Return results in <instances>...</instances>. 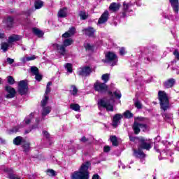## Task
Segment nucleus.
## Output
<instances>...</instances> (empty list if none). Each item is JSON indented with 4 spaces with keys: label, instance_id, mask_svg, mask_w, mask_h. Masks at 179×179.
Returning a JSON list of instances; mask_svg holds the SVG:
<instances>
[{
    "label": "nucleus",
    "instance_id": "8",
    "mask_svg": "<svg viewBox=\"0 0 179 179\" xmlns=\"http://www.w3.org/2000/svg\"><path fill=\"white\" fill-rule=\"evenodd\" d=\"M94 87L96 92H99L100 93H104L105 92H107V90L108 89V87L106 83L96 82L94 85Z\"/></svg>",
    "mask_w": 179,
    "mask_h": 179
},
{
    "label": "nucleus",
    "instance_id": "7",
    "mask_svg": "<svg viewBox=\"0 0 179 179\" xmlns=\"http://www.w3.org/2000/svg\"><path fill=\"white\" fill-rule=\"evenodd\" d=\"M138 148L140 149H145V150H150L152 149V145L143 137H140L138 138Z\"/></svg>",
    "mask_w": 179,
    "mask_h": 179
},
{
    "label": "nucleus",
    "instance_id": "33",
    "mask_svg": "<svg viewBox=\"0 0 179 179\" xmlns=\"http://www.w3.org/2000/svg\"><path fill=\"white\" fill-rule=\"evenodd\" d=\"M11 43H3L1 44V50L6 52V51H8V48H9V45H10Z\"/></svg>",
    "mask_w": 179,
    "mask_h": 179
},
{
    "label": "nucleus",
    "instance_id": "48",
    "mask_svg": "<svg viewBox=\"0 0 179 179\" xmlns=\"http://www.w3.org/2000/svg\"><path fill=\"white\" fill-rule=\"evenodd\" d=\"M35 79L40 82V80H41L42 79L41 75H39L38 73L37 74H35Z\"/></svg>",
    "mask_w": 179,
    "mask_h": 179
},
{
    "label": "nucleus",
    "instance_id": "58",
    "mask_svg": "<svg viewBox=\"0 0 179 179\" xmlns=\"http://www.w3.org/2000/svg\"><path fill=\"white\" fill-rule=\"evenodd\" d=\"M37 128V126H32L31 129L25 131V134H29L31 131V129H35Z\"/></svg>",
    "mask_w": 179,
    "mask_h": 179
},
{
    "label": "nucleus",
    "instance_id": "44",
    "mask_svg": "<svg viewBox=\"0 0 179 179\" xmlns=\"http://www.w3.org/2000/svg\"><path fill=\"white\" fill-rule=\"evenodd\" d=\"M48 176H55V171L49 169L47 171Z\"/></svg>",
    "mask_w": 179,
    "mask_h": 179
},
{
    "label": "nucleus",
    "instance_id": "49",
    "mask_svg": "<svg viewBox=\"0 0 179 179\" xmlns=\"http://www.w3.org/2000/svg\"><path fill=\"white\" fill-rule=\"evenodd\" d=\"M43 136L47 138V139H50V134L48 131H43Z\"/></svg>",
    "mask_w": 179,
    "mask_h": 179
},
{
    "label": "nucleus",
    "instance_id": "32",
    "mask_svg": "<svg viewBox=\"0 0 179 179\" xmlns=\"http://www.w3.org/2000/svg\"><path fill=\"white\" fill-rule=\"evenodd\" d=\"M110 141L113 146H118V141L117 140V137L115 136H110Z\"/></svg>",
    "mask_w": 179,
    "mask_h": 179
},
{
    "label": "nucleus",
    "instance_id": "10",
    "mask_svg": "<svg viewBox=\"0 0 179 179\" xmlns=\"http://www.w3.org/2000/svg\"><path fill=\"white\" fill-rule=\"evenodd\" d=\"M28 89H29V87L27 86V83H26V81L24 80L20 81V83H19L18 90H19V93L21 94L22 96L27 93Z\"/></svg>",
    "mask_w": 179,
    "mask_h": 179
},
{
    "label": "nucleus",
    "instance_id": "15",
    "mask_svg": "<svg viewBox=\"0 0 179 179\" xmlns=\"http://www.w3.org/2000/svg\"><path fill=\"white\" fill-rule=\"evenodd\" d=\"M6 92L8 93V94H7L6 96V99H13V97L15 96L16 94V90H15L13 87H11L10 86H6Z\"/></svg>",
    "mask_w": 179,
    "mask_h": 179
},
{
    "label": "nucleus",
    "instance_id": "62",
    "mask_svg": "<svg viewBox=\"0 0 179 179\" xmlns=\"http://www.w3.org/2000/svg\"><path fill=\"white\" fill-rule=\"evenodd\" d=\"M3 37H5V34H0V38H3Z\"/></svg>",
    "mask_w": 179,
    "mask_h": 179
},
{
    "label": "nucleus",
    "instance_id": "20",
    "mask_svg": "<svg viewBox=\"0 0 179 179\" xmlns=\"http://www.w3.org/2000/svg\"><path fill=\"white\" fill-rule=\"evenodd\" d=\"M120 8H121V5L119 3H112L109 6V10L112 12H117L120 10Z\"/></svg>",
    "mask_w": 179,
    "mask_h": 179
},
{
    "label": "nucleus",
    "instance_id": "59",
    "mask_svg": "<svg viewBox=\"0 0 179 179\" xmlns=\"http://www.w3.org/2000/svg\"><path fill=\"white\" fill-rule=\"evenodd\" d=\"M92 179H100V176L99 174H94L92 176Z\"/></svg>",
    "mask_w": 179,
    "mask_h": 179
},
{
    "label": "nucleus",
    "instance_id": "30",
    "mask_svg": "<svg viewBox=\"0 0 179 179\" xmlns=\"http://www.w3.org/2000/svg\"><path fill=\"white\" fill-rule=\"evenodd\" d=\"M70 93L72 96H76L78 94V88L75 85H71L70 88Z\"/></svg>",
    "mask_w": 179,
    "mask_h": 179
},
{
    "label": "nucleus",
    "instance_id": "27",
    "mask_svg": "<svg viewBox=\"0 0 179 179\" xmlns=\"http://www.w3.org/2000/svg\"><path fill=\"white\" fill-rule=\"evenodd\" d=\"M22 149L24 152H29L30 150V143L27 141H24L22 143Z\"/></svg>",
    "mask_w": 179,
    "mask_h": 179
},
{
    "label": "nucleus",
    "instance_id": "9",
    "mask_svg": "<svg viewBox=\"0 0 179 179\" xmlns=\"http://www.w3.org/2000/svg\"><path fill=\"white\" fill-rule=\"evenodd\" d=\"M77 73L80 76H83V78H86V76H89V75H90V66H86L79 68L78 69Z\"/></svg>",
    "mask_w": 179,
    "mask_h": 179
},
{
    "label": "nucleus",
    "instance_id": "55",
    "mask_svg": "<svg viewBox=\"0 0 179 179\" xmlns=\"http://www.w3.org/2000/svg\"><path fill=\"white\" fill-rule=\"evenodd\" d=\"M89 141V139L87 138L86 137L83 136L81 139H80V142H83L84 143H86V142Z\"/></svg>",
    "mask_w": 179,
    "mask_h": 179
},
{
    "label": "nucleus",
    "instance_id": "13",
    "mask_svg": "<svg viewBox=\"0 0 179 179\" xmlns=\"http://www.w3.org/2000/svg\"><path fill=\"white\" fill-rule=\"evenodd\" d=\"M141 148H139L138 150H134V156L135 157H137L138 159H141V162H143V159H145L146 157V155L143 153V151L141 150Z\"/></svg>",
    "mask_w": 179,
    "mask_h": 179
},
{
    "label": "nucleus",
    "instance_id": "45",
    "mask_svg": "<svg viewBox=\"0 0 179 179\" xmlns=\"http://www.w3.org/2000/svg\"><path fill=\"white\" fill-rule=\"evenodd\" d=\"M134 104L136 108H142V103L138 100L136 101Z\"/></svg>",
    "mask_w": 179,
    "mask_h": 179
},
{
    "label": "nucleus",
    "instance_id": "22",
    "mask_svg": "<svg viewBox=\"0 0 179 179\" xmlns=\"http://www.w3.org/2000/svg\"><path fill=\"white\" fill-rule=\"evenodd\" d=\"M174 83H176V80L174 78H170L164 83V85L166 89H170V87L174 86Z\"/></svg>",
    "mask_w": 179,
    "mask_h": 179
},
{
    "label": "nucleus",
    "instance_id": "2",
    "mask_svg": "<svg viewBox=\"0 0 179 179\" xmlns=\"http://www.w3.org/2000/svg\"><path fill=\"white\" fill-rule=\"evenodd\" d=\"M158 97L162 110L164 111L169 110L170 108V101L169 100L167 94L164 91H159Z\"/></svg>",
    "mask_w": 179,
    "mask_h": 179
},
{
    "label": "nucleus",
    "instance_id": "60",
    "mask_svg": "<svg viewBox=\"0 0 179 179\" xmlns=\"http://www.w3.org/2000/svg\"><path fill=\"white\" fill-rule=\"evenodd\" d=\"M28 59H27V57H22V59H21V61H22V62H23L24 64H25V62H27V60Z\"/></svg>",
    "mask_w": 179,
    "mask_h": 179
},
{
    "label": "nucleus",
    "instance_id": "31",
    "mask_svg": "<svg viewBox=\"0 0 179 179\" xmlns=\"http://www.w3.org/2000/svg\"><path fill=\"white\" fill-rule=\"evenodd\" d=\"M47 103H48V96L45 95L44 98L41 101V107H45V106H47Z\"/></svg>",
    "mask_w": 179,
    "mask_h": 179
},
{
    "label": "nucleus",
    "instance_id": "28",
    "mask_svg": "<svg viewBox=\"0 0 179 179\" xmlns=\"http://www.w3.org/2000/svg\"><path fill=\"white\" fill-rule=\"evenodd\" d=\"M44 3L41 0H36L34 3V6L36 9H41Z\"/></svg>",
    "mask_w": 179,
    "mask_h": 179
},
{
    "label": "nucleus",
    "instance_id": "47",
    "mask_svg": "<svg viewBox=\"0 0 179 179\" xmlns=\"http://www.w3.org/2000/svg\"><path fill=\"white\" fill-rule=\"evenodd\" d=\"M110 150H111V148L108 145H106L103 148V152H105L106 153H108V152H110Z\"/></svg>",
    "mask_w": 179,
    "mask_h": 179
},
{
    "label": "nucleus",
    "instance_id": "14",
    "mask_svg": "<svg viewBox=\"0 0 179 179\" xmlns=\"http://www.w3.org/2000/svg\"><path fill=\"white\" fill-rule=\"evenodd\" d=\"M172 9L176 15H178L179 1L178 0H169Z\"/></svg>",
    "mask_w": 179,
    "mask_h": 179
},
{
    "label": "nucleus",
    "instance_id": "5",
    "mask_svg": "<svg viewBox=\"0 0 179 179\" xmlns=\"http://www.w3.org/2000/svg\"><path fill=\"white\" fill-rule=\"evenodd\" d=\"M98 104L101 107H104L106 108L107 111H114V99H110V100H107L106 99H101Z\"/></svg>",
    "mask_w": 179,
    "mask_h": 179
},
{
    "label": "nucleus",
    "instance_id": "46",
    "mask_svg": "<svg viewBox=\"0 0 179 179\" xmlns=\"http://www.w3.org/2000/svg\"><path fill=\"white\" fill-rule=\"evenodd\" d=\"M83 31L84 34L90 37V28L85 29Z\"/></svg>",
    "mask_w": 179,
    "mask_h": 179
},
{
    "label": "nucleus",
    "instance_id": "24",
    "mask_svg": "<svg viewBox=\"0 0 179 179\" xmlns=\"http://www.w3.org/2000/svg\"><path fill=\"white\" fill-rule=\"evenodd\" d=\"M162 117L166 122H171V120H173V115L171 113H164Z\"/></svg>",
    "mask_w": 179,
    "mask_h": 179
},
{
    "label": "nucleus",
    "instance_id": "43",
    "mask_svg": "<svg viewBox=\"0 0 179 179\" xmlns=\"http://www.w3.org/2000/svg\"><path fill=\"white\" fill-rule=\"evenodd\" d=\"M8 82L9 85H13L15 83V79H13V77H12V76H8Z\"/></svg>",
    "mask_w": 179,
    "mask_h": 179
},
{
    "label": "nucleus",
    "instance_id": "40",
    "mask_svg": "<svg viewBox=\"0 0 179 179\" xmlns=\"http://www.w3.org/2000/svg\"><path fill=\"white\" fill-rule=\"evenodd\" d=\"M124 116L125 118H132L134 117V115L129 112V110H127L124 113Z\"/></svg>",
    "mask_w": 179,
    "mask_h": 179
},
{
    "label": "nucleus",
    "instance_id": "19",
    "mask_svg": "<svg viewBox=\"0 0 179 179\" xmlns=\"http://www.w3.org/2000/svg\"><path fill=\"white\" fill-rule=\"evenodd\" d=\"M68 15V8H61L57 13V16L58 17H66V16Z\"/></svg>",
    "mask_w": 179,
    "mask_h": 179
},
{
    "label": "nucleus",
    "instance_id": "37",
    "mask_svg": "<svg viewBox=\"0 0 179 179\" xmlns=\"http://www.w3.org/2000/svg\"><path fill=\"white\" fill-rule=\"evenodd\" d=\"M67 72L72 73V64L71 63H67L64 65Z\"/></svg>",
    "mask_w": 179,
    "mask_h": 179
},
{
    "label": "nucleus",
    "instance_id": "4",
    "mask_svg": "<svg viewBox=\"0 0 179 179\" xmlns=\"http://www.w3.org/2000/svg\"><path fill=\"white\" fill-rule=\"evenodd\" d=\"M143 117H137L135 119V122L133 125V129L136 135H138V134L141 132V129H142L143 131H146V124L141 123L142 121H143Z\"/></svg>",
    "mask_w": 179,
    "mask_h": 179
},
{
    "label": "nucleus",
    "instance_id": "42",
    "mask_svg": "<svg viewBox=\"0 0 179 179\" xmlns=\"http://www.w3.org/2000/svg\"><path fill=\"white\" fill-rule=\"evenodd\" d=\"M114 95L116 99H121V92H120V90H116L114 92Z\"/></svg>",
    "mask_w": 179,
    "mask_h": 179
},
{
    "label": "nucleus",
    "instance_id": "52",
    "mask_svg": "<svg viewBox=\"0 0 179 179\" xmlns=\"http://www.w3.org/2000/svg\"><path fill=\"white\" fill-rule=\"evenodd\" d=\"M85 48L86 51H90V43H85Z\"/></svg>",
    "mask_w": 179,
    "mask_h": 179
},
{
    "label": "nucleus",
    "instance_id": "57",
    "mask_svg": "<svg viewBox=\"0 0 179 179\" xmlns=\"http://www.w3.org/2000/svg\"><path fill=\"white\" fill-rule=\"evenodd\" d=\"M34 59H36V56H34V55L31 56V57H27L28 61H34Z\"/></svg>",
    "mask_w": 179,
    "mask_h": 179
},
{
    "label": "nucleus",
    "instance_id": "1",
    "mask_svg": "<svg viewBox=\"0 0 179 179\" xmlns=\"http://www.w3.org/2000/svg\"><path fill=\"white\" fill-rule=\"evenodd\" d=\"M89 167H90V162L83 164L78 171L71 174V179H89Z\"/></svg>",
    "mask_w": 179,
    "mask_h": 179
},
{
    "label": "nucleus",
    "instance_id": "6",
    "mask_svg": "<svg viewBox=\"0 0 179 179\" xmlns=\"http://www.w3.org/2000/svg\"><path fill=\"white\" fill-rule=\"evenodd\" d=\"M104 62H108V64H110L112 66H114L117 65V62H118V57H117V55L113 52H108L106 55V59L104 60Z\"/></svg>",
    "mask_w": 179,
    "mask_h": 179
},
{
    "label": "nucleus",
    "instance_id": "12",
    "mask_svg": "<svg viewBox=\"0 0 179 179\" xmlns=\"http://www.w3.org/2000/svg\"><path fill=\"white\" fill-rule=\"evenodd\" d=\"M122 118V115L120 113H117L113 116L112 120V125L114 128H117L118 125H120V121Z\"/></svg>",
    "mask_w": 179,
    "mask_h": 179
},
{
    "label": "nucleus",
    "instance_id": "35",
    "mask_svg": "<svg viewBox=\"0 0 179 179\" xmlns=\"http://www.w3.org/2000/svg\"><path fill=\"white\" fill-rule=\"evenodd\" d=\"M6 24L8 27H11L13 24V18L12 17H8L6 20Z\"/></svg>",
    "mask_w": 179,
    "mask_h": 179
},
{
    "label": "nucleus",
    "instance_id": "53",
    "mask_svg": "<svg viewBox=\"0 0 179 179\" xmlns=\"http://www.w3.org/2000/svg\"><path fill=\"white\" fill-rule=\"evenodd\" d=\"M120 55H125V48H121L120 50Z\"/></svg>",
    "mask_w": 179,
    "mask_h": 179
},
{
    "label": "nucleus",
    "instance_id": "56",
    "mask_svg": "<svg viewBox=\"0 0 179 179\" xmlns=\"http://www.w3.org/2000/svg\"><path fill=\"white\" fill-rule=\"evenodd\" d=\"M173 55H175L176 58H177L178 59H179V52L178 50H175L173 52Z\"/></svg>",
    "mask_w": 179,
    "mask_h": 179
},
{
    "label": "nucleus",
    "instance_id": "17",
    "mask_svg": "<svg viewBox=\"0 0 179 179\" xmlns=\"http://www.w3.org/2000/svg\"><path fill=\"white\" fill-rule=\"evenodd\" d=\"M22 40V36L19 35H12L8 37V43L12 44L13 43H16V41H19Z\"/></svg>",
    "mask_w": 179,
    "mask_h": 179
},
{
    "label": "nucleus",
    "instance_id": "3",
    "mask_svg": "<svg viewBox=\"0 0 179 179\" xmlns=\"http://www.w3.org/2000/svg\"><path fill=\"white\" fill-rule=\"evenodd\" d=\"M72 43H73V40H72V38H66L64 40L63 45L54 43L52 44V47L55 50H57L59 54L61 55H65V52H66L65 47H69V45H71Z\"/></svg>",
    "mask_w": 179,
    "mask_h": 179
},
{
    "label": "nucleus",
    "instance_id": "51",
    "mask_svg": "<svg viewBox=\"0 0 179 179\" xmlns=\"http://www.w3.org/2000/svg\"><path fill=\"white\" fill-rule=\"evenodd\" d=\"M7 62L10 65V64H13V62H15V60L13 59L8 57Z\"/></svg>",
    "mask_w": 179,
    "mask_h": 179
},
{
    "label": "nucleus",
    "instance_id": "29",
    "mask_svg": "<svg viewBox=\"0 0 179 179\" xmlns=\"http://www.w3.org/2000/svg\"><path fill=\"white\" fill-rule=\"evenodd\" d=\"M71 110H73V111H80V106L78 103H71L70 104Z\"/></svg>",
    "mask_w": 179,
    "mask_h": 179
},
{
    "label": "nucleus",
    "instance_id": "38",
    "mask_svg": "<svg viewBox=\"0 0 179 179\" xmlns=\"http://www.w3.org/2000/svg\"><path fill=\"white\" fill-rule=\"evenodd\" d=\"M51 85H52V83H51V82L48 83L45 95L47 96V94H48V93H50V92H51V87H50Z\"/></svg>",
    "mask_w": 179,
    "mask_h": 179
},
{
    "label": "nucleus",
    "instance_id": "11",
    "mask_svg": "<svg viewBox=\"0 0 179 179\" xmlns=\"http://www.w3.org/2000/svg\"><path fill=\"white\" fill-rule=\"evenodd\" d=\"M133 3L129 2V3H127L126 1H124L123 3V12L122 13V17H125V16H127V12H131V7L133 6Z\"/></svg>",
    "mask_w": 179,
    "mask_h": 179
},
{
    "label": "nucleus",
    "instance_id": "39",
    "mask_svg": "<svg viewBox=\"0 0 179 179\" xmlns=\"http://www.w3.org/2000/svg\"><path fill=\"white\" fill-rule=\"evenodd\" d=\"M19 131V127H15L14 128L10 129L8 131V134H16Z\"/></svg>",
    "mask_w": 179,
    "mask_h": 179
},
{
    "label": "nucleus",
    "instance_id": "54",
    "mask_svg": "<svg viewBox=\"0 0 179 179\" xmlns=\"http://www.w3.org/2000/svg\"><path fill=\"white\" fill-rule=\"evenodd\" d=\"M136 139H138V141H139V138H138L136 137H134V136H129V140L131 142H135V141H136Z\"/></svg>",
    "mask_w": 179,
    "mask_h": 179
},
{
    "label": "nucleus",
    "instance_id": "63",
    "mask_svg": "<svg viewBox=\"0 0 179 179\" xmlns=\"http://www.w3.org/2000/svg\"><path fill=\"white\" fill-rule=\"evenodd\" d=\"M154 148L155 149V150H157V152H160V151L159 150V149H157V148L156 146H155Z\"/></svg>",
    "mask_w": 179,
    "mask_h": 179
},
{
    "label": "nucleus",
    "instance_id": "41",
    "mask_svg": "<svg viewBox=\"0 0 179 179\" xmlns=\"http://www.w3.org/2000/svg\"><path fill=\"white\" fill-rule=\"evenodd\" d=\"M31 72L34 75H37L38 73V69L36 66H31Z\"/></svg>",
    "mask_w": 179,
    "mask_h": 179
},
{
    "label": "nucleus",
    "instance_id": "36",
    "mask_svg": "<svg viewBox=\"0 0 179 179\" xmlns=\"http://www.w3.org/2000/svg\"><path fill=\"white\" fill-rule=\"evenodd\" d=\"M79 16L81 20H86V19H87V14H86V12L85 11L80 12Z\"/></svg>",
    "mask_w": 179,
    "mask_h": 179
},
{
    "label": "nucleus",
    "instance_id": "64",
    "mask_svg": "<svg viewBox=\"0 0 179 179\" xmlns=\"http://www.w3.org/2000/svg\"><path fill=\"white\" fill-rule=\"evenodd\" d=\"M22 50H23V51H26V48L22 47Z\"/></svg>",
    "mask_w": 179,
    "mask_h": 179
},
{
    "label": "nucleus",
    "instance_id": "26",
    "mask_svg": "<svg viewBox=\"0 0 179 179\" xmlns=\"http://www.w3.org/2000/svg\"><path fill=\"white\" fill-rule=\"evenodd\" d=\"M33 117H34V113H31L29 116L25 117L24 122L26 125H29L30 122H31V120H33Z\"/></svg>",
    "mask_w": 179,
    "mask_h": 179
},
{
    "label": "nucleus",
    "instance_id": "16",
    "mask_svg": "<svg viewBox=\"0 0 179 179\" xmlns=\"http://www.w3.org/2000/svg\"><path fill=\"white\" fill-rule=\"evenodd\" d=\"M108 15H109V13L108 10H106L100 17V18L99 19L98 21V24H103L104 23H106V22H107V20H108Z\"/></svg>",
    "mask_w": 179,
    "mask_h": 179
},
{
    "label": "nucleus",
    "instance_id": "21",
    "mask_svg": "<svg viewBox=\"0 0 179 179\" xmlns=\"http://www.w3.org/2000/svg\"><path fill=\"white\" fill-rule=\"evenodd\" d=\"M74 34H75V28L71 27L67 32L64 33L62 35V37H64V38H68L69 37H72V36H73Z\"/></svg>",
    "mask_w": 179,
    "mask_h": 179
},
{
    "label": "nucleus",
    "instance_id": "23",
    "mask_svg": "<svg viewBox=\"0 0 179 179\" xmlns=\"http://www.w3.org/2000/svg\"><path fill=\"white\" fill-rule=\"evenodd\" d=\"M24 142V140H23V137L22 136H17L13 139V143L17 146L22 145V143H23Z\"/></svg>",
    "mask_w": 179,
    "mask_h": 179
},
{
    "label": "nucleus",
    "instance_id": "50",
    "mask_svg": "<svg viewBox=\"0 0 179 179\" xmlns=\"http://www.w3.org/2000/svg\"><path fill=\"white\" fill-rule=\"evenodd\" d=\"M94 29H93L92 27L90 28V37H96V36L94 35Z\"/></svg>",
    "mask_w": 179,
    "mask_h": 179
},
{
    "label": "nucleus",
    "instance_id": "61",
    "mask_svg": "<svg viewBox=\"0 0 179 179\" xmlns=\"http://www.w3.org/2000/svg\"><path fill=\"white\" fill-rule=\"evenodd\" d=\"M90 51H91V52H94V51H96V47L91 46L90 47Z\"/></svg>",
    "mask_w": 179,
    "mask_h": 179
},
{
    "label": "nucleus",
    "instance_id": "34",
    "mask_svg": "<svg viewBox=\"0 0 179 179\" xmlns=\"http://www.w3.org/2000/svg\"><path fill=\"white\" fill-rule=\"evenodd\" d=\"M102 80H103L104 83H107L108 80H110V74L106 73L102 75L101 76Z\"/></svg>",
    "mask_w": 179,
    "mask_h": 179
},
{
    "label": "nucleus",
    "instance_id": "18",
    "mask_svg": "<svg viewBox=\"0 0 179 179\" xmlns=\"http://www.w3.org/2000/svg\"><path fill=\"white\" fill-rule=\"evenodd\" d=\"M51 113V107L50 106H42L41 115L43 120H44V117L48 115V114Z\"/></svg>",
    "mask_w": 179,
    "mask_h": 179
},
{
    "label": "nucleus",
    "instance_id": "25",
    "mask_svg": "<svg viewBox=\"0 0 179 179\" xmlns=\"http://www.w3.org/2000/svg\"><path fill=\"white\" fill-rule=\"evenodd\" d=\"M32 31L38 37H43V36H44V32H43V31H41L37 28H33Z\"/></svg>",
    "mask_w": 179,
    "mask_h": 179
}]
</instances>
